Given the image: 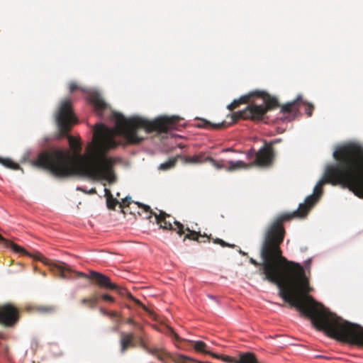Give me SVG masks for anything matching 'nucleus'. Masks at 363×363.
<instances>
[{"mask_svg": "<svg viewBox=\"0 0 363 363\" xmlns=\"http://www.w3.org/2000/svg\"><path fill=\"white\" fill-rule=\"evenodd\" d=\"M180 120L179 116H165L149 121L138 116L126 118L121 114H116L114 128L104 124L95 126L91 152L85 158L79 157L77 161L69 150L55 148L40 152L33 164L49 170L57 178L81 172L94 179H104L111 183L116 180L113 171L116 159L108 157L107 154L122 144L116 140V136L123 138L126 144H140L145 139V135L149 133H167L177 129Z\"/></svg>", "mask_w": 363, "mask_h": 363, "instance_id": "1", "label": "nucleus"}, {"mask_svg": "<svg viewBox=\"0 0 363 363\" xmlns=\"http://www.w3.org/2000/svg\"><path fill=\"white\" fill-rule=\"evenodd\" d=\"M295 218V211L279 215L268 227L261 249L262 262L253 258L250 262L260 266V274L264 280L275 284L279 295L291 308L295 307V262L288 261L282 256L280 245L284 237L283 223Z\"/></svg>", "mask_w": 363, "mask_h": 363, "instance_id": "2", "label": "nucleus"}, {"mask_svg": "<svg viewBox=\"0 0 363 363\" xmlns=\"http://www.w3.org/2000/svg\"><path fill=\"white\" fill-rule=\"evenodd\" d=\"M336 163L328 165L323 178L317 183L313 194L296 208V218H305L319 201L326 183L341 185L355 196L363 199V145L354 142L338 147L333 152Z\"/></svg>", "mask_w": 363, "mask_h": 363, "instance_id": "3", "label": "nucleus"}, {"mask_svg": "<svg viewBox=\"0 0 363 363\" xmlns=\"http://www.w3.org/2000/svg\"><path fill=\"white\" fill-rule=\"evenodd\" d=\"M252 95L253 98L261 99L262 104H259L253 99V101L244 110L235 112L231 115L233 123H235L240 118L252 121L261 120L269 110L279 106L277 99L266 91H254Z\"/></svg>", "mask_w": 363, "mask_h": 363, "instance_id": "4", "label": "nucleus"}, {"mask_svg": "<svg viewBox=\"0 0 363 363\" xmlns=\"http://www.w3.org/2000/svg\"><path fill=\"white\" fill-rule=\"evenodd\" d=\"M56 121L60 136L68 139L69 147L75 153L80 152L82 150L80 142L68 134L72 125L77 122L70 100L66 99L61 103L56 115Z\"/></svg>", "mask_w": 363, "mask_h": 363, "instance_id": "5", "label": "nucleus"}, {"mask_svg": "<svg viewBox=\"0 0 363 363\" xmlns=\"http://www.w3.org/2000/svg\"><path fill=\"white\" fill-rule=\"evenodd\" d=\"M19 319V311L12 304L0 306V323L6 327L13 326Z\"/></svg>", "mask_w": 363, "mask_h": 363, "instance_id": "6", "label": "nucleus"}, {"mask_svg": "<svg viewBox=\"0 0 363 363\" xmlns=\"http://www.w3.org/2000/svg\"><path fill=\"white\" fill-rule=\"evenodd\" d=\"M78 277L91 279L99 285V287L106 289L116 288V284L112 283L110 278L105 274L96 271H90L89 275L81 272H75Z\"/></svg>", "mask_w": 363, "mask_h": 363, "instance_id": "7", "label": "nucleus"}, {"mask_svg": "<svg viewBox=\"0 0 363 363\" xmlns=\"http://www.w3.org/2000/svg\"><path fill=\"white\" fill-rule=\"evenodd\" d=\"M155 218L156 223L160 225L161 228H163L164 230H177V233L179 235H182L184 233L183 224L174 220V223L177 227V229L174 228L171 220H167V218H170V216L166 213L165 212L160 211V214H155Z\"/></svg>", "mask_w": 363, "mask_h": 363, "instance_id": "8", "label": "nucleus"}, {"mask_svg": "<svg viewBox=\"0 0 363 363\" xmlns=\"http://www.w3.org/2000/svg\"><path fill=\"white\" fill-rule=\"evenodd\" d=\"M273 159V148L271 145H266L256 153L255 164L262 167L269 166L272 163Z\"/></svg>", "mask_w": 363, "mask_h": 363, "instance_id": "9", "label": "nucleus"}, {"mask_svg": "<svg viewBox=\"0 0 363 363\" xmlns=\"http://www.w3.org/2000/svg\"><path fill=\"white\" fill-rule=\"evenodd\" d=\"M35 258L45 264L49 265L52 270L58 273L60 278H68L67 274L71 272L70 267L68 264L64 262H49L48 259L40 253H38L35 255Z\"/></svg>", "mask_w": 363, "mask_h": 363, "instance_id": "10", "label": "nucleus"}, {"mask_svg": "<svg viewBox=\"0 0 363 363\" xmlns=\"http://www.w3.org/2000/svg\"><path fill=\"white\" fill-rule=\"evenodd\" d=\"M138 341L140 346L147 353L156 357L160 361H165L169 357V354L164 348L158 347H149L142 335H138Z\"/></svg>", "mask_w": 363, "mask_h": 363, "instance_id": "11", "label": "nucleus"}, {"mask_svg": "<svg viewBox=\"0 0 363 363\" xmlns=\"http://www.w3.org/2000/svg\"><path fill=\"white\" fill-rule=\"evenodd\" d=\"M87 99L89 103L93 104L95 111L99 115H102V112L107 108V104L99 93L95 91H90L88 92Z\"/></svg>", "mask_w": 363, "mask_h": 363, "instance_id": "12", "label": "nucleus"}, {"mask_svg": "<svg viewBox=\"0 0 363 363\" xmlns=\"http://www.w3.org/2000/svg\"><path fill=\"white\" fill-rule=\"evenodd\" d=\"M136 346L133 333H121L120 337L121 353L124 354L128 348Z\"/></svg>", "mask_w": 363, "mask_h": 363, "instance_id": "13", "label": "nucleus"}, {"mask_svg": "<svg viewBox=\"0 0 363 363\" xmlns=\"http://www.w3.org/2000/svg\"><path fill=\"white\" fill-rule=\"evenodd\" d=\"M314 110L313 104L304 101L301 96H296V117L302 111L305 113L307 117H311Z\"/></svg>", "mask_w": 363, "mask_h": 363, "instance_id": "14", "label": "nucleus"}, {"mask_svg": "<svg viewBox=\"0 0 363 363\" xmlns=\"http://www.w3.org/2000/svg\"><path fill=\"white\" fill-rule=\"evenodd\" d=\"M223 359L228 362L235 363H259L255 355L252 353H243L240 355V358L233 361L232 357L225 356Z\"/></svg>", "mask_w": 363, "mask_h": 363, "instance_id": "15", "label": "nucleus"}, {"mask_svg": "<svg viewBox=\"0 0 363 363\" xmlns=\"http://www.w3.org/2000/svg\"><path fill=\"white\" fill-rule=\"evenodd\" d=\"M233 120L231 119V122L228 123L225 121H223L219 123H215L213 124L211 122L205 120V119H200V122L196 125L199 128H213V129H223L227 128L228 125L233 124Z\"/></svg>", "mask_w": 363, "mask_h": 363, "instance_id": "16", "label": "nucleus"}, {"mask_svg": "<svg viewBox=\"0 0 363 363\" xmlns=\"http://www.w3.org/2000/svg\"><path fill=\"white\" fill-rule=\"evenodd\" d=\"M252 101H253L252 92L241 96L239 99L234 100L228 106V108L230 111H233L234 109L239 107L240 104L247 103H250L249 104H250Z\"/></svg>", "mask_w": 363, "mask_h": 363, "instance_id": "17", "label": "nucleus"}, {"mask_svg": "<svg viewBox=\"0 0 363 363\" xmlns=\"http://www.w3.org/2000/svg\"><path fill=\"white\" fill-rule=\"evenodd\" d=\"M191 345L194 347L195 350L199 352H202L204 354H208L212 355L213 357L216 358H219V356L216 354L212 353L210 351L207 350V345L203 341H190Z\"/></svg>", "mask_w": 363, "mask_h": 363, "instance_id": "18", "label": "nucleus"}, {"mask_svg": "<svg viewBox=\"0 0 363 363\" xmlns=\"http://www.w3.org/2000/svg\"><path fill=\"white\" fill-rule=\"evenodd\" d=\"M186 230L188 232L184 238V240H185L186 239H189V240H196L198 242H205L206 240H201L200 238H206L207 241H209V237H208L207 235H201L200 233H198V232H196L194 230H191L189 228H186Z\"/></svg>", "mask_w": 363, "mask_h": 363, "instance_id": "19", "label": "nucleus"}, {"mask_svg": "<svg viewBox=\"0 0 363 363\" xmlns=\"http://www.w3.org/2000/svg\"><path fill=\"white\" fill-rule=\"evenodd\" d=\"M0 242H2L6 247L11 248L16 253H19L23 255L30 256V255L23 247L15 244L14 242L7 239H6V240H1Z\"/></svg>", "mask_w": 363, "mask_h": 363, "instance_id": "20", "label": "nucleus"}, {"mask_svg": "<svg viewBox=\"0 0 363 363\" xmlns=\"http://www.w3.org/2000/svg\"><path fill=\"white\" fill-rule=\"evenodd\" d=\"M99 301V296L93 295L90 297H84L80 300V304L86 308L93 309L96 307Z\"/></svg>", "mask_w": 363, "mask_h": 363, "instance_id": "21", "label": "nucleus"}, {"mask_svg": "<svg viewBox=\"0 0 363 363\" xmlns=\"http://www.w3.org/2000/svg\"><path fill=\"white\" fill-rule=\"evenodd\" d=\"M105 196L106 197V204L108 209L115 210L116 206L119 203V201L113 197L111 191L105 189Z\"/></svg>", "mask_w": 363, "mask_h": 363, "instance_id": "22", "label": "nucleus"}, {"mask_svg": "<svg viewBox=\"0 0 363 363\" xmlns=\"http://www.w3.org/2000/svg\"><path fill=\"white\" fill-rule=\"evenodd\" d=\"M206 157L205 156V154L204 153H200V154H198V155H193V156H188V157H184V162L186 163H192V164H200V163H203L205 161V158Z\"/></svg>", "mask_w": 363, "mask_h": 363, "instance_id": "23", "label": "nucleus"}, {"mask_svg": "<svg viewBox=\"0 0 363 363\" xmlns=\"http://www.w3.org/2000/svg\"><path fill=\"white\" fill-rule=\"evenodd\" d=\"M228 163H229V166L227 168V170H228V171H235V170L240 169H245V168L252 166V164H247L240 160H238L236 162L230 161Z\"/></svg>", "mask_w": 363, "mask_h": 363, "instance_id": "24", "label": "nucleus"}, {"mask_svg": "<svg viewBox=\"0 0 363 363\" xmlns=\"http://www.w3.org/2000/svg\"><path fill=\"white\" fill-rule=\"evenodd\" d=\"M0 164L13 170H18L21 169V167L18 164L14 162L9 158H2L0 157Z\"/></svg>", "mask_w": 363, "mask_h": 363, "instance_id": "25", "label": "nucleus"}, {"mask_svg": "<svg viewBox=\"0 0 363 363\" xmlns=\"http://www.w3.org/2000/svg\"><path fill=\"white\" fill-rule=\"evenodd\" d=\"M177 162V157H172L160 164L158 169L162 171H167L173 168Z\"/></svg>", "mask_w": 363, "mask_h": 363, "instance_id": "26", "label": "nucleus"}, {"mask_svg": "<svg viewBox=\"0 0 363 363\" xmlns=\"http://www.w3.org/2000/svg\"><path fill=\"white\" fill-rule=\"evenodd\" d=\"M205 161L211 162V164L213 167H215L216 169H224L225 168L227 169V168H228L225 165L223 160L217 161V160H214L213 158H212L211 157H206L205 158Z\"/></svg>", "mask_w": 363, "mask_h": 363, "instance_id": "27", "label": "nucleus"}, {"mask_svg": "<svg viewBox=\"0 0 363 363\" xmlns=\"http://www.w3.org/2000/svg\"><path fill=\"white\" fill-rule=\"evenodd\" d=\"M36 311L42 313H51L55 311L56 308L54 306H38L35 308Z\"/></svg>", "mask_w": 363, "mask_h": 363, "instance_id": "28", "label": "nucleus"}, {"mask_svg": "<svg viewBox=\"0 0 363 363\" xmlns=\"http://www.w3.org/2000/svg\"><path fill=\"white\" fill-rule=\"evenodd\" d=\"M111 290H116L119 295L122 296H125L128 298H133V295L129 291H128L126 289L119 286L117 284L116 288H113Z\"/></svg>", "mask_w": 363, "mask_h": 363, "instance_id": "29", "label": "nucleus"}, {"mask_svg": "<svg viewBox=\"0 0 363 363\" xmlns=\"http://www.w3.org/2000/svg\"><path fill=\"white\" fill-rule=\"evenodd\" d=\"M136 203L140 208L143 209V212L147 213V216L146 217L147 219L150 218L152 216H155V214H156L155 212L152 211V210L150 208L149 206L138 202H137Z\"/></svg>", "mask_w": 363, "mask_h": 363, "instance_id": "30", "label": "nucleus"}, {"mask_svg": "<svg viewBox=\"0 0 363 363\" xmlns=\"http://www.w3.org/2000/svg\"><path fill=\"white\" fill-rule=\"evenodd\" d=\"M129 299L132 300L133 301H134L138 306H140L143 308V309L144 311H145L146 312H147L149 313V315L154 318L155 316V314L153 313V312H152L151 311H150L145 305H143L140 300L137 299L136 298H135L133 296V298H129Z\"/></svg>", "mask_w": 363, "mask_h": 363, "instance_id": "31", "label": "nucleus"}, {"mask_svg": "<svg viewBox=\"0 0 363 363\" xmlns=\"http://www.w3.org/2000/svg\"><path fill=\"white\" fill-rule=\"evenodd\" d=\"M126 323L134 325L140 333L143 330V327L141 324L136 323L133 318H128L126 320Z\"/></svg>", "mask_w": 363, "mask_h": 363, "instance_id": "32", "label": "nucleus"}, {"mask_svg": "<svg viewBox=\"0 0 363 363\" xmlns=\"http://www.w3.org/2000/svg\"><path fill=\"white\" fill-rule=\"evenodd\" d=\"M169 335L174 339L176 342H181L183 341H186L185 340L182 339L172 328L169 329Z\"/></svg>", "mask_w": 363, "mask_h": 363, "instance_id": "33", "label": "nucleus"}, {"mask_svg": "<svg viewBox=\"0 0 363 363\" xmlns=\"http://www.w3.org/2000/svg\"><path fill=\"white\" fill-rule=\"evenodd\" d=\"M69 89L71 93H73L77 90L84 91V89L78 86L77 84L74 82H72L69 84Z\"/></svg>", "mask_w": 363, "mask_h": 363, "instance_id": "34", "label": "nucleus"}, {"mask_svg": "<svg viewBox=\"0 0 363 363\" xmlns=\"http://www.w3.org/2000/svg\"><path fill=\"white\" fill-rule=\"evenodd\" d=\"M295 105V101L289 104H286L281 107V111L283 113H289L291 111L293 106Z\"/></svg>", "mask_w": 363, "mask_h": 363, "instance_id": "35", "label": "nucleus"}, {"mask_svg": "<svg viewBox=\"0 0 363 363\" xmlns=\"http://www.w3.org/2000/svg\"><path fill=\"white\" fill-rule=\"evenodd\" d=\"M108 317H109L111 319H115L116 323L119 322V315L116 311H109L108 314L107 315Z\"/></svg>", "mask_w": 363, "mask_h": 363, "instance_id": "36", "label": "nucleus"}, {"mask_svg": "<svg viewBox=\"0 0 363 363\" xmlns=\"http://www.w3.org/2000/svg\"><path fill=\"white\" fill-rule=\"evenodd\" d=\"M131 198L130 197H125V199H123L122 200V202L121 203H119L118 204L120 205V207L121 208H124L125 206H128L129 204H130V201Z\"/></svg>", "mask_w": 363, "mask_h": 363, "instance_id": "37", "label": "nucleus"}, {"mask_svg": "<svg viewBox=\"0 0 363 363\" xmlns=\"http://www.w3.org/2000/svg\"><path fill=\"white\" fill-rule=\"evenodd\" d=\"M101 298L102 300L106 301H109L111 303H113L115 301L114 298L107 294H104L101 295Z\"/></svg>", "mask_w": 363, "mask_h": 363, "instance_id": "38", "label": "nucleus"}, {"mask_svg": "<svg viewBox=\"0 0 363 363\" xmlns=\"http://www.w3.org/2000/svg\"><path fill=\"white\" fill-rule=\"evenodd\" d=\"M213 242L216 243V244H219V245H220L223 247H227V246L230 247L231 246L229 244L226 243L223 240L219 239V238H216V240H214Z\"/></svg>", "mask_w": 363, "mask_h": 363, "instance_id": "39", "label": "nucleus"}, {"mask_svg": "<svg viewBox=\"0 0 363 363\" xmlns=\"http://www.w3.org/2000/svg\"><path fill=\"white\" fill-rule=\"evenodd\" d=\"M108 311H106V309L104 308H100V313L104 315H106L107 316V315L108 314Z\"/></svg>", "mask_w": 363, "mask_h": 363, "instance_id": "40", "label": "nucleus"}, {"mask_svg": "<svg viewBox=\"0 0 363 363\" xmlns=\"http://www.w3.org/2000/svg\"><path fill=\"white\" fill-rule=\"evenodd\" d=\"M96 193V191L95 189H91L90 191H89V194H95Z\"/></svg>", "mask_w": 363, "mask_h": 363, "instance_id": "41", "label": "nucleus"}, {"mask_svg": "<svg viewBox=\"0 0 363 363\" xmlns=\"http://www.w3.org/2000/svg\"><path fill=\"white\" fill-rule=\"evenodd\" d=\"M1 240H6V238H4L3 236L0 235V241Z\"/></svg>", "mask_w": 363, "mask_h": 363, "instance_id": "42", "label": "nucleus"}, {"mask_svg": "<svg viewBox=\"0 0 363 363\" xmlns=\"http://www.w3.org/2000/svg\"><path fill=\"white\" fill-rule=\"evenodd\" d=\"M225 151H232L231 149H226V150H224L223 152H225Z\"/></svg>", "mask_w": 363, "mask_h": 363, "instance_id": "43", "label": "nucleus"}]
</instances>
